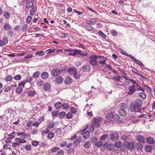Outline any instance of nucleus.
I'll list each match as a JSON object with an SVG mask.
<instances>
[{
    "label": "nucleus",
    "mask_w": 155,
    "mask_h": 155,
    "mask_svg": "<svg viewBox=\"0 0 155 155\" xmlns=\"http://www.w3.org/2000/svg\"><path fill=\"white\" fill-rule=\"evenodd\" d=\"M142 100L140 99L135 100L130 105V109L132 112H140L142 109Z\"/></svg>",
    "instance_id": "1"
},
{
    "label": "nucleus",
    "mask_w": 155,
    "mask_h": 155,
    "mask_svg": "<svg viewBox=\"0 0 155 155\" xmlns=\"http://www.w3.org/2000/svg\"><path fill=\"white\" fill-rule=\"evenodd\" d=\"M96 56L93 54L92 55L90 58V60L88 63L92 66H97L98 65V62L97 61Z\"/></svg>",
    "instance_id": "2"
},
{
    "label": "nucleus",
    "mask_w": 155,
    "mask_h": 155,
    "mask_svg": "<svg viewBox=\"0 0 155 155\" xmlns=\"http://www.w3.org/2000/svg\"><path fill=\"white\" fill-rule=\"evenodd\" d=\"M93 120L92 121L91 124L93 126L96 127H99L101 125L100 122L102 120L101 118L99 117L93 118Z\"/></svg>",
    "instance_id": "3"
},
{
    "label": "nucleus",
    "mask_w": 155,
    "mask_h": 155,
    "mask_svg": "<svg viewBox=\"0 0 155 155\" xmlns=\"http://www.w3.org/2000/svg\"><path fill=\"white\" fill-rule=\"evenodd\" d=\"M118 134L116 133H111L109 135V138L112 141H115L119 138Z\"/></svg>",
    "instance_id": "4"
},
{
    "label": "nucleus",
    "mask_w": 155,
    "mask_h": 155,
    "mask_svg": "<svg viewBox=\"0 0 155 155\" xmlns=\"http://www.w3.org/2000/svg\"><path fill=\"white\" fill-rule=\"evenodd\" d=\"M84 129L81 132V134L83 136V138L85 139H87L90 136V133L88 131H85V130L87 127Z\"/></svg>",
    "instance_id": "5"
},
{
    "label": "nucleus",
    "mask_w": 155,
    "mask_h": 155,
    "mask_svg": "<svg viewBox=\"0 0 155 155\" xmlns=\"http://www.w3.org/2000/svg\"><path fill=\"white\" fill-rule=\"evenodd\" d=\"M135 85L130 86L128 90L129 91L128 92V94L129 95H132L133 94L136 90V89H135Z\"/></svg>",
    "instance_id": "6"
},
{
    "label": "nucleus",
    "mask_w": 155,
    "mask_h": 155,
    "mask_svg": "<svg viewBox=\"0 0 155 155\" xmlns=\"http://www.w3.org/2000/svg\"><path fill=\"white\" fill-rule=\"evenodd\" d=\"M51 73L52 76L55 77L60 74L61 71L58 69H54L52 70Z\"/></svg>",
    "instance_id": "7"
},
{
    "label": "nucleus",
    "mask_w": 155,
    "mask_h": 155,
    "mask_svg": "<svg viewBox=\"0 0 155 155\" xmlns=\"http://www.w3.org/2000/svg\"><path fill=\"white\" fill-rule=\"evenodd\" d=\"M153 148L154 147L153 146L150 145H146L144 147L145 151L148 153L151 152Z\"/></svg>",
    "instance_id": "8"
},
{
    "label": "nucleus",
    "mask_w": 155,
    "mask_h": 155,
    "mask_svg": "<svg viewBox=\"0 0 155 155\" xmlns=\"http://www.w3.org/2000/svg\"><path fill=\"white\" fill-rule=\"evenodd\" d=\"M15 142L16 143H18V145H20V143H26V141L22 139V140L21 138H15Z\"/></svg>",
    "instance_id": "9"
},
{
    "label": "nucleus",
    "mask_w": 155,
    "mask_h": 155,
    "mask_svg": "<svg viewBox=\"0 0 155 155\" xmlns=\"http://www.w3.org/2000/svg\"><path fill=\"white\" fill-rule=\"evenodd\" d=\"M127 148L130 150H133L134 149L135 146L132 142L128 143L127 144Z\"/></svg>",
    "instance_id": "10"
},
{
    "label": "nucleus",
    "mask_w": 155,
    "mask_h": 155,
    "mask_svg": "<svg viewBox=\"0 0 155 155\" xmlns=\"http://www.w3.org/2000/svg\"><path fill=\"white\" fill-rule=\"evenodd\" d=\"M119 114L121 116L125 117L127 115V113L124 109H120L118 111Z\"/></svg>",
    "instance_id": "11"
},
{
    "label": "nucleus",
    "mask_w": 155,
    "mask_h": 155,
    "mask_svg": "<svg viewBox=\"0 0 155 155\" xmlns=\"http://www.w3.org/2000/svg\"><path fill=\"white\" fill-rule=\"evenodd\" d=\"M146 140L148 143L151 144H155V141H154V139L152 137H147Z\"/></svg>",
    "instance_id": "12"
},
{
    "label": "nucleus",
    "mask_w": 155,
    "mask_h": 155,
    "mask_svg": "<svg viewBox=\"0 0 155 155\" xmlns=\"http://www.w3.org/2000/svg\"><path fill=\"white\" fill-rule=\"evenodd\" d=\"M26 7L28 8H30L33 7L34 5V2L32 1L29 0H27L26 2Z\"/></svg>",
    "instance_id": "13"
},
{
    "label": "nucleus",
    "mask_w": 155,
    "mask_h": 155,
    "mask_svg": "<svg viewBox=\"0 0 155 155\" xmlns=\"http://www.w3.org/2000/svg\"><path fill=\"white\" fill-rule=\"evenodd\" d=\"M121 78L122 77H121L119 75H118L117 76H115L113 78V79L114 80H116L117 81V82H116V84H117L118 85H122V83L121 82V83H118V81H120V78Z\"/></svg>",
    "instance_id": "14"
},
{
    "label": "nucleus",
    "mask_w": 155,
    "mask_h": 155,
    "mask_svg": "<svg viewBox=\"0 0 155 155\" xmlns=\"http://www.w3.org/2000/svg\"><path fill=\"white\" fill-rule=\"evenodd\" d=\"M90 66L89 65H83L82 70L83 72H85L87 70L89 71L90 70Z\"/></svg>",
    "instance_id": "15"
},
{
    "label": "nucleus",
    "mask_w": 155,
    "mask_h": 155,
    "mask_svg": "<svg viewBox=\"0 0 155 155\" xmlns=\"http://www.w3.org/2000/svg\"><path fill=\"white\" fill-rule=\"evenodd\" d=\"M137 140L141 143H144L145 141V139L144 137L141 135H139L137 137Z\"/></svg>",
    "instance_id": "16"
},
{
    "label": "nucleus",
    "mask_w": 155,
    "mask_h": 155,
    "mask_svg": "<svg viewBox=\"0 0 155 155\" xmlns=\"http://www.w3.org/2000/svg\"><path fill=\"white\" fill-rule=\"evenodd\" d=\"M68 71L71 74H74L75 73H77V70L76 68H70L68 70Z\"/></svg>",
    "instance_id": "17"
},
{
    "label": "nucleus",
    "mask_w": 155,
    "mask_h": 155,
    "mask_svg": "<svg viewBox=\"0 0 155 155\" xmlns=\"http://www.w3.org/2000/svg\"><path fill=\"white\" fill-rule=\"evenodd\" d=\"M96 22V21L94 19H90L89 20L86 21V23L88 24L93 25L95 24Z\"/></svg>",
    "instance_id": "18"
},
{
    "label": "nucleus",
    "mask_w": 155,
    "mask_h": 155,
    "mask_svg": "<svg viewBox=\"0 0 155 155\" xmlns=\"http://www.w3.org/2000/svg\"><path fill=\"white\" fill-rule=\"evenodd\" d=\"M48 77V74L46 72H44L42 73L41 74V77L43 79H47Z\"/></svg>",
    "instance_id": "19"
},
{
    "label": "nucleus",
    "mask_w": 155,
    "mask_h": 155,
    "mask_svg": "<svg viewBox=\"0 0 155 155\" xmlns=\"http://www.w3.org/2000/svg\"><path fill=\"white\" fill-rule=\"evenodd\" d=\"M63 78L61 76L57 77L55 80L56 82L58 84L61 83L63 81Z\"/></svg>",
    "instance_id": "20"
},
{
    "label": "nucleus",
    "mask_w": 155,
    "mask_h": 155,
    "mask_svg": "<svg viewBox=\"0 0 155 155\" xmlns=\"http://www.w3.org/2000/svg\"><path fill=\"white\" fill-rule=\"evenodd\" d=\"M135 147L136 149L139 150H141L143 147L142 144L139 143H136Z\"/></svg>",
    "instance_id": "21"
},
{
    "label": "nucleus",
    "mask_w": 155,
    "mask_h": 155,
    "mask_svg": "<svg viewBox=\"0 0 155 155\" xmlns=\"http://www.w3.org/2000/svg\"><path fill=\"white\" fill-rule=\"evenodd\" d=\"M78 50L75 49L73 50L71 52L68 53V55L72 56H74L76 55L78 53Z\"/></svg>",
    "instance_id": "22"
},
{
    "label": "nucleus",
    "mask_w": 155,
    "mask_h": 155,
    "mask_svg": "<svg viewBox=\"0 0 155 155\" xmlns=\"http://www.w3.org/2000/svg\"><path fill=\"white\" fill-rule=\"evenodd\" d=\"M51 87V85L49 84H45L43 87V89L45 91L49 90Z\"/></svg>",
    "instance_id": "23"
},
{
    "label": "nucleus",
    "mask_w": 155,
    "mask_h": 155,
    "mask_svg": "<svg viewBox=\"0 0 155 155\" xmlns=\"http://www.w3.org/2000/svg\"><path fill=\"white\" fill-rule=\"evenodd\" d=\"M127 148V145L126 144H123L120 147V150L121 151L124 152L126 150Z\"/></svg>",
    "instance_id": "24"
},
{
    "label": "nucleus",
    "mask_w": 155,
    "mask_h": 155,
    "mask_svg": "<svg viewBox=\"0 0 155 155\" xmlns=\"http://www.w3.org/2000/svg\"><path fill=\"white\" fill-rule=\"evenodd\" d=\"M72 82V79L70 78H66L64 81L65 83L67 84H71Z\"/></svg>",
    "instance_id": "25"
},
{
    "label": "nucleus",
    "mask_w": 155,
    "mask_h": 155,
    "mask_svg": "<svg viewBox=\"0 0 155 155\" xmlns=\"http://www.w3.org/2000/svg\"><path fill=\"white\" fill-rule=\"evenodd\" d=\"M138 95L140 97L144 100L146 99L147 97L146 95L143 92H140L138 94Z\"/></svg>",
    "instance_id": "26"
},
{
    "label": "nucleus",
    "mask_w": 155,
    "mask_h": 155,
    "mask_svg": "<svg viewBox=\"0 0 155 155\" xmlns=\"http://www.w3.org/2000/svg\"><path fill=\"white\" fill-rule=\"evenodd\" d=\"M62 105L60 102H58L54 104V107L57 109H59L61 108Z\"/></svg>",
    "instance_id": "27"
},
{
    "label": "nucleus",
    "mask_w": 155,
    "mask_h": 155,
    "mask_svg": "<svg viewBox=\"0 0 155 155\" xmlns=\"http://www.w3.org/2000/svg\"><path fill=\"white\" fill-rule=\"evenodd\" d=\"M36 12V8L35 6H33L32 7V8L30 11V14L31 15L33 16L34 15Z\"/></svg>",
    "instance_id": "28"
},
{
    "label": "nucleus",
    "mask_w": 155,
    "mask_h": 155,
    "mask_svg": "<svg viewBox=\"0 0 155 155\" xmlns=\"http://www.w3.org/2000/svg\"><path fill=\"white\" fill-rule=\"evenodd\" d=\"M113 113L112 112L108 113L106 115L105 117L106 118L109 119H111L112 118Z\"/></svg>",
    "instance_id": "29"
},
{
    "label": "nucleus",
    "mask_w": 155,
    "mask_h": 155,
    "mask_svg": "<svg viewBox=\"0 0 155 155\" xmlns=\"http://www.w3.org/2000/svg\"><path fill=\"white\" fill-rule=\"evenodd\" d=\"M3 28L5 30H8L11 28V27L8 23H6L4 26Z\"/></svg>",
    "instance_id": "30"
},
{
    "label": "nucleus",
    "mask_w": 155,
    "mask_h": 155,
    "mask_svg": "<svg viewBox=\"0 0 155 155\" xmlns=\"http://www.w3.org/2000/svg\"><path fill=\"white\" fill-rule=\"evenodd\" d=\"M40 74V72L39 71H37L33 73V77L35 78H38Z\"/></svg>",
    "instance_id": "31"
},
{
    "label": "nucleus",
    "mask_w": 155,
    "mask_h": 155,
    "mask_svg": "<svg viewBox=\"0 0 155 155\" xmlns=\"http://www.w3.org/2000/svg\"><path fill=\"white\" fill-rule=\"evenodd\" d=\"M85 29L87 30H92L94 28L93 27L90 25L87 24L85 26Z\"/></svg>",
    "instance_id": "32"
},
{
    "label": "nucleus",
    "mask_w": 155,
    "mask_h": 155,
    "mask_svg": "<svg viewBox=\"0 0 155 155\" xmlns=\"http://www.w3.org/2000/svg\"><path fill=\"white\" fill-rule=\"evenodd\" d=\"M121 142L119 141H117L114 143V146L117 148H120L121 146Z\"/></svg>",
    "instance_id": "33"
},
{
    "label": "nucleus",
    "mask_w": 155,
    "mask_h": 155,
    "mask_svg": "<svg viewBox=\"0 0 155 155\" xmlns=\"http://www.w3.org/2000/svg\"><path fill=\"white\" fill-rule=\"evenodd\" d=\"M56 124L55 122L51 123H49L48 126V129H51L53 128Z\"/></svg>",
    "instance_id": "34"
},
{
    "label": "nucleus",
    "mask_w": 155,
    "mask_h": 155,
    "mask_svg": "<svg viewBox=\"0 0 155 155\" xmlns=\"http://www.w3.org/2000/svg\"><path fill=\"white\" fill-rule=\"evenodd\" d=\"M54 133L52 132H51L48 133V137L49 139H52L54 137Z\"/></svg>",
    "instance_id": "35"
},
{
    "label": "nucleus",
    "mask_w": 155,
    "mask_h": 155,
    "mask_svg": "<svg viewBox=\"0 0 155 155\" xmlns=\"http://www.w3.org/2000/svg\"><path fill=\"white\" fill-rule=\"evenodd\" d=\"M36 93L34 91H30L28 92V94L30 96H34L36 95Z\"/></svg>",
    "instance_id": "36"
},
{
    "label": "nucleus",
    "mask_w": 155,
    "mask_h": 155,
    "mask_svg": "<svg viewBox=\"0 0 155 155\" xmlns=\"http://www.w3.org/2000/svg\"><path fill=\"white\" fill-rule=\"evenodd\" d=\"M91 145V144L90 142L88 141L84 143V147L85 148L87 149L89 148Z\"/></svg>",
    "instance_id": "37"
},
{
    "label": "nucleus",
    "mask_w": 155,
    "mask_h": 155,
    "mask_svg": "<svg viewBox=\"0 0 155 155\" xmlns=\"http://www.w3.org/2000/svg\"><path fill=\"white\" fill-rule=\"evenodd\" d=\"M4 16L7 19H8L10 17V14L7 12H4L3 13Z\"/></svg>",
    "instance_id": "38"
},
{
    "label": "nucleus",
    "mask_w": 155,
    "mask_h": 155,
    "mask_svg": "<svg viewBox=\"0 0 155 155\" xmlns=\"http://www.w3.org/2000/svg\"><path fill=\"white\" fill-rule=\"evenodd\" d=\"M65 115V113L64 112L62 111L59 114L58 117L60 118H61L64 117Z\"/></svg>",
    "instance_id": "39"
},
{
    "label": "nucleus",
    "mask_w": 155,
    "mask_h": 155,
    "mask_svg": "<svg viewBox=\"0 0 155 155\" xmlns=\"http://www.w3.org/2000/svg\"><path fill=\"white\" fill-rule=\"evenodd\" d=\"M143 87L145 89L147 90V91H148L150 93H151L152 92V90L150 87L144 85H143Z\"/></svg>",
    "instance_id": "40"
},
{
    "label": "nucleus",
    "mask_w": 155,
    "mask_h": 155,
    "mask_svg": "<svg viewBox=\"0 0 155 155\" xmlns=\"http://www.w3.org/2000/svg\"><path fill=\"white\" fill-rule=\"evenodd\" d=\"M129 80L130 79H128L127 78V79H125V80L123 81L124 85H127L129 84L130 83Z\"/></svg>",
    "instance_id": "41"
},
{
    "label": "nucleus",
    "mask_w": 155,
    "mask_h": 155,
    "mask_svg": "<svg viewBox=\"0 0 155 155\" xmlns=\"http://www.w3.org/2000/svg\"><path fill=\"white\" fill-rule=\"evenodd\" d=\"M107 59L106 58H104L103 59L99 61V62L101 64H105L106 63V61Z\"/></svg>",
    "instance_id": "42"
},
{
    "label": "nucleus",
    "mask_w": 155,
    "mask_h": 155,
    "mask_svg": "<svg viewBox=\"0 0 155 155\" xmlns=\"http://www.w3.org/2000/svg\"><path fill=\"white\" fill-rule=\"evenodd\" d=\"M127 106L126 103H122L121 104V106L120 107V109H125L127 107Z\"/></svg>",
    "instance_id": "43"
},
{
    "label": "nucleus",
    "mask_w": 155,
    "mask_h": 155,
    "mask_svg": "<svg viewBox=\"0 0 155 155\" xmlns=\"http://www.w3.org/2000/svg\"><path fill=\"white\" fill-rule=\"evenodd\" d=\"M107 148L109 150H112L114 148V145L112 143H110L108 144L107 147Z\"/></svg>",
    "instance_id": "44"
},
{
    "label": "nucleus",
    "mask_w": 155,
    "mask_h": 155,
    "mask_svg": "<svg viewBox=\"0 0 155 155\" xmlns=\"http://www.w3.org/2000/svg\"><path fill=\"white\" fill-rule=\"evenodd\" d=\"M4 88V91L5 92H8L9 91L12 89V87L10 86H8L5 87H4L3 89Z\"/></svg>",
    "instance_id": "45"
},
{
    "label": "nucleus",
    "mask_w": 155,
    "mask_h": 155,
    "mask_svg": "<svg viewBox=\"0 0 155 155\" xmlns=\"http://www.w3.org/2000/svg\"><path fill=\"white\" fill-rule=\"evenodd\" d=\"M2 41L3 42V43H4L5 45H6L8 42V38L5 37H4L3 38Z\"/></svg>",
    "instance_id": "46"
},
{
    "label": "nucleus",
    "mask_w": 155,
    "mask_h": 155,
    "mask_svg": "<svg viewBox=\"0 0 155 155\" xmlns=\"http://www.w3.org/2000/svg\"><path fill=\"white\" fill-rule=\"evenodd\" d=\"M22 87H19L16 89L15 92L17 93H19L22 91Z\"/></svg>",
    "instance_id": "47"
},
{
    "label": "nucleus",
    "mask_w": 155,
    "mask_h": 155,
    "mask_svg": "<svg viewBox=\"0 0 155 155\" xmlns=\"http://www.w3.org/2000/svg\"><path fill=\"white\" fill-rule=\"evenodd\" d=\"M61 129L60 128L57 129L55 130L56 134L58 135H61Z\"/></svg>",
    "instance_id": "48"
},
{
    "label": "nucleus",
    "mask_w": 155,
    "mask_h": 155,
    "mask_svg": "<svg viewBox=\"0 0 155 155\" xmlns=\"http://www.w3.org/2000/svg\"><path fill=\"white\" fill-rule=\"evenodd\" d=\"M73 115L71 113H68L66 115V118L68 119L71 118L73 117Z\"/></svg>",
    "instance_id": "49"
},
{
    "label": "nucleus",
    "mask_w": 155,
    "mask_h": 155,
    "mask_svg": "<svg viewBox=\"0 0 155 155\" xmlns=\"http://www.w3.org/2000/svg\"><path fill=\"white\" fill-rule=\"evenodd\" d=\"M32 19V17L31 16H28L26 19V22L29 24L31 22Z\"/></svg>",
    "instance_id": "50"
},
{
    "label": "nucleus",
    "mask_w": 155,
    "mask_h": 155,
    "mask_svg": "<svg viewBox=\"0 0 155 155\" xmlns=\"http://www.w3.org/2000/svg\"><path fill=\"white\" fill-rule=\"evenodd\" d=\"M78 54H80L81 55L83 56H87V54L86 52H85L84 53H82L81 52V51L78 50Z\"/></svg>",
    "instance_id": "51"
},
{
    "label": "nucleus",
    "mask_w": 155,
    "mask_h": 155,
    "mask_svg": "<svg viewBox=\"0 0 155 155\" xmlns=\"http://www.w3.org/2000/svg\"><path fill=\"white\" fill-rule=\"evenodd\" d=\"M112 118H114V119L118 120L120 119V117L117 114H113Z\"/></svg>",
    "instance_id": "52"
},
{
    "label": "nucleus",
    "mask_w": 155,
    "mask_h": 155,
    "mask_svg": "<svg viewBox=\"0 0 155 155\" xmlns=\"http://www.w3.org/2000/svg\"><path fill=\"white\" fill-rule=\"evenodd\" d=\"M21 75H16L14 77V79L16 81L19 80L21 79Z\"/></svg>",
    "instance_id": "53"
},
{
    "label": "nucleus",
    "mask_w": 155,
    "mask_h": 155,
    "mask_svg": "<svg viewBox=\"0 0 155 155\" xmlns=\"http://www.w3.org/2000/svg\"><path fill=\"white\" fill-rule=\"evenodd\" d=\"M39 144L38 141L35 140H33L31 142L32 145L34 146H37Z\"/></svg>",
    "instance_id": "54"
},
{
    "label": "nucleus",
    "mask_w": 155,
    "mask_h": 155,
    "mask_svg": "<svg viewBox=\"0 0 155 155\" xmlns=\"http://www.w3.org/2000/svg\"><path fill=\"white\" fill-rule=\"evenodd\" d=\"M33 55L31 54L27 55V56H25L24 58V60H27L28 59L30 58L33 57Z\"/></svg>",
    "instance_id": "55"
},
{
    "label": "nucleus",
    "mask_w": 155,
    "mask_h": 155,
    "mask_svg": "<svg viewBox=\"0 0 155 155\" xmlns=\"http://www.w3.org/2000/svg\"><path fill=\"white\" fill-rule=\"evenodd\" d=\"M102 143H103L100 140V141L95 143V146L96 147H99L101 146L102 145Z\"/></svg>",
    "instance_id": "56"
},
{
    "label": "nucleus",
    "mask_w": 155,
    "mask_h": 155,
    "mask_svg": "<svg viewBox=\"0 0 155 155\" xmlns=\"http://www.w3.org/2000/svg\"><path fill=\"white\" fill-rule=\"evenodd\" d=\"M12 78L10 75H8L6 76L5 78L6 81H10L12 80Z\"/></svg>",
    "instance_id": "57"
},
{
    "label": "nucleus",
    "mask_w": 155,
    "mask_h": 155,
    "mask_svg": "<svg viewBox=\"0 0 155 155\" xmlns=\"http://www.w3.org/2000/svg\"><path fill=\"white\" fill-rule=\"evenodd\" d=\"M70 110L71 112L73 114H74L77 112V110L76 109V108L73 107H71Z\"/></svg>",
    "instance_id": "58"
},
{
    "label": "nucleus",
    "mask_w": 155,
    "mask_h": 155,
    "mask_svg": "<svg viewBox=\"0 0 155 155\" xmlns=\"http://www.w3.org/2000/svg\"><path fill=\"white\" fill-rule=\"evenodd\" d=\"M28 25L27 24H25L22 27V31H25L26 30V29H27V28H28Z\"/></svg>",
    "instance_id": "59"
},
{
    "label": "nucleus",
    "mask_w": 155,
    "mask_h": 155,
    "mask_svg": "<svg viewBox=\"0 0 155 155\" xmlns=\"http://www.w3.org/2000/svg\"><path fill=\"white\" fill-rule=\"evenodd\" d=\"M97 137H92L91 139V143H94L97 140Z\"/></svg>",
    "instance_id": "60"
},
{
    "label": "nucleus",
    "mask_w": 155,
    "mask_h": 155,
    "mask_svg": "<svg viewBox=\"0 0 155 155\" xmlns=\"http://www.w3.org/2000/svg\"><path fill=\"white\" fill-rule=\"evenodd\" d=\"M111 33L112 35L113 36H116L117 35V31L115 30H112L111 32Z\"/></svg>",
    "instance_id": "61"
},
{
    "label": "nucleus",
    "mask_w": 155,
    "mask_h": 155,
    "mask_svg": "<svg viewBox=\"0 0 155 155\" xmlns=\"http://www.w3.org/2000/svg\"><path fill=\"white\" fill-rule=\"evenodd\" d=\"M67 144V143L65 141H64L61 143L60 144V146L61 147H64Z\"/></svg>",
    "instance_id": "62"
},
{
    "label": "nucleus",
    "mask_w": 155,
    "mask_h": 155,
    "mask_svg": "<svg viewBox=\"0 0 155 155\" xmlns=\"http://www.w3.org/2000/svg\"><path fill=\"white\" fill-rule=\"evenodd\" d=\"M25 148L26 150H31V147L30 145H26L25 146Z\"/></svg>",
    "instance_id": "63"
},
{
    "label": "nucleus",
    "mask_w": 155,
    "mask_h": 155,
    "mask_svg": "<svg viewBox=\"0 0 155 155\" xmlns=\"http://www.w3.org/2000/svg\"><path fill=\"white\" fill-rule=\"evenodd\" d=\"M41 121L37 122V121L35 122L33 124V126H34L38 127L39 124L41 123Z\"/></svg>",
    "instance_id": "64"
}]
</instances>
